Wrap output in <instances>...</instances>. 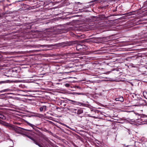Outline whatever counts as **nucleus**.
<instances>
[{
  "instance_id": "f8f14e48",
  "label": "nucleus",
  "mask_w": 147,
  "mask_h": 147,
  "mask_svg": "<svg viewBox=\"0 0 147 147\" xmlns=\"http://www.w3.org/2000/svg\"><path fill=\"white\" fill-rule=\"evenodd\" d=\"M43 110L46 111V110L47 107L45 106H42Z\"/></svg>"
},
{
  "instance_id": "393cba45",
  "label": "nucleus",
  "mask_w": 147,
  "mask_h": 147,
  "mask_svg": "<svg viewBox=\"0 0 147 147\" xmlns=\"http://www.w3.org/2000/svg\"><path fill=\"white\" fill-rule=\"evenodd\" d=\"M47 141L48 142V141H49V140H48V139H47Z\"/></svg>"
},
{
  "instance_id": "f257e3e1",
  "label": "nucleus",
  "mask_w": 147,
  "mask_h": 147,
  "mask_svg": "<svg viewBox=\"0 0 147 147\" xmlns=\"http://www.w3.org/2000/svg\"><path fill=\"white\" fill-rule=\"evenodd\" d=\"M72 111L74 113L80 115L83 112V110L82 109H72Z\"/></svg>"
},
{
  "instance_id": "4468645a",
  "label": "nucleus",
  "mask_w": 147,
  "mask_h": 147,
  "mask_svg": "<svg viewBox=\"0 0 147 147\" xmlns=\"http://www.w3.org/2000/svg\"><path fill=\"white\" fill-rule=\"evenodd\" d=\"M68 100L70 101L73 102H74V103H76V102H77L76 101H75L74 100Z\"/></svg>"
},
{
  "instance_id": "5701e85b",
  "label": "nucleus",
  "mask_w": 147,
  "mask_h": 147,
  "mask_svg": "<svg viewBox=\"0 0 147 147\" xmlns=\"http://www.w3.org/2000/svg\"><path fill=\"white\" fill-rule=\"evenodd\" d=\"M16 129H17V128H16V127H15V128H14V130H16Z\"/></svg>"
},
{
  "instance_id": "aec40b11",
  "label": "nucleus",
  "mask_w": 147,
  "mask_h": 147,
  "mask_svg": "<svg viewBox=\"0 0 147 147\" xmlns=\"http://www.w3.org/2000/svg\"><path fill=\"white\" fill-rule=\"evenodd\" d=\"M40 147H44L43 146V144H42V145H41Z\"/></svg>"
},
{
  "instance_id": "6e6552de",
  "label": "nucleus",
  "mask_w": 147,
  "mask_h": 147,
  "mask_svg": "<svg viewBox=\"0 0 147 147\" xmlns=\"http://www.w3.org/2000/svg\"><path fill=\"white\" fill-rule=\"evenodd\" d=\"M126 14V15L127 16H131L133 15V13H132V12H129Z\"/></svg>"
},
{
  "instance_id": "20e7f679",
  "label": "nucleus",
  "mask_w": 147,
  "mask_h": 147,
  "mask_svg": "<svg viewBox=\"0 0 147 147\" xmlns=\"http://www.w3.org/2000/svg\"><path fill=\"white\" fill-rule=\"evenodd\" d=\"M115 100L117 101H120L121 102H123L124 101V99L122 96H120L119 97L116 98L115 99Z\"/></svg>"
},
{
  "instance_id": "b1692460",
  "label": "nucleus",
  "mask_w": 147,
  "mask_h": 147,
  "mask_svg": "<svg viewBox=\"0 0 147 147\" xmlns=\"http://www.w3.org/2000/svg\"><path fill=\"white\" fill-rule=\"evenodd\" d=\"M82 94V93H79L78 94Z\"/></svg>"
},
{
  "instance_id": "6ab92c4d",
  "label": "nucleus",
  "mask_w": 147,
  "mask_h": 147,
  "mask_svg": "<svg viewBox=\"0 0 147 147\" xmlns=\"http://www.w3.org/2000/svg\"><path fill=\"white\" fill-rule=\"evenodd\" d=\"M40 147H44L43 146V144H42V145H41Z\"/></svg>"
},
{
  "instance_id": "412c9836",
  "label": "nucleus",
  "mask_w": 147,
  "mask_h": 147,
  "mask_svg": "<svg viewBox=\"0 0 147 147\" xmlns=\"http://www.w3.org/2000/svg\"><path fill=\"white\" fill-rule=\"evenodd\" d=\"M40 147H44L43 146V144H42V145H41Z\"/></svg>"
},
{
  "instance_id": "0eeeda50",
  "label": "nucleus",
  "mask_w": 147,
  "mask_h": 147,
  "mask_svg": "<svg viewBox=\"0 0 147 147\" xmlns=\"http://www.w3.org/2000/svg\"><path fill=\"white\" fill-rule=\"evenodd\" d=\"M140 35H142V37H144V38H147V32L144 33V34H140Z\"/></svg>"
},
{
  "instance_id": "1a4fd4ad",
  "label": "nucleus",
  "mask_w": 147,
  "mask_h": 147,
  "mask_svg": "<svg viewBox=\"0 0 147 147\" xmlns=\"http://www.w3.org/2000/svg\"><path fill=\"white\" fill-rule=\"evenodd\" d=\"M27 124L28 125H29V126H30L31 127H32L33 128V127L34 126L33 125L28 122L27 123Z\"/></svg>"
},
{
  "instance_id": "9d476101",
  "label": "nucleus",
  "mask_w": 147,
  "mask_h": 147,
  "mask_svg": "<svg viewBox=\"0 0 147 147\" xmlns=\"http://www.w3.org/2000/svg\"><path fill=\"white\" fill-rule=\"evenodd\" d=\"M39 110L40 111L42 112L43 111V108L42 107H40L39 108Z\"/></svg>"
},
{
  "instance_id": "dca6fc26",
  "label": "nucleus",
  "mask_w": 147,
  "mask_h": 147,
  "mask_svg": "<svg viewBox=\"0 0 147 147\" xmlns=\"http://www.w3.org/2000/svg\"><path fill=\"white\" fill-rule=\"evenodd\" d=\"M46 131L47 132H49V133H51V131H49L48 130H46Z\"/></svg>"
},
{
  "instance_id": "a878e982",
  "label": "nucleus",
  "mask_w": 147,
  "mask_h": 147,
  "mask_svg": "<svg viewBox=\"0 0 147 147\" xmlns=\"http://www.w3.org/2000/svg\"><path fill=\"white\" fill-rule=\"evenodd\" d=\"M26 131H29V130H28V129H26Z\"/></svg>"
},
{
  "instance_id": "9b49d317",
  "label": "nucleus",
  "mask_w": 147,
  "mask_h": 147,
  "mask_svg": "<svg viewBox=\"0 0 147 147\" xmlns=\"http://www.w3.org/2000/svg\"><path fill=\"white\" fill-rule=\"evenodd\" d=\"M65 86L66 87H69L70 85L69 84L67 83V84H65Z\"/></svg>"
},
{
  "instance_id": "2eb2a0df",
  "label": "nucleus",
  "mask_w": 147,
  "mask_h": 147,
  "mask_svg": "<svg viewBox=\"0 0 147 147\" xmlns=\"http://www.w3.org/2000/svg\"><path fill=\"white\" fill-rule=\"evenodd\" d=\"M80 46H82L80 45H77V47H80Z\"/></svg>"
},
{
  "instance_id": "f03ea898",
  "label": "nucleus",
  "mask_w": 147,
  "mask_h": 147,
  "mask_svg": "<svg viewBox=\"0 0 147 147\" xmlns=\"http://www.w3.org/2000/svg\"><path fill=\"white\" fill-rule=\"evenodd\" d=\"M75 104L79 105L80 106H82L87 107H88L89 106V105L88 104L78 102H76V103H75Z\"/></svg>"
},
{
  "instance_id": "4be33fe9",
  "label": "nucleus",
  "mask_w": 147,
  "mask_h": 147,
  "mask_svg": "<svg viewBox=\"0 0 147 147\" xmlns=\"http://www.w3.org/2000/svg\"><path fill=\"white\" fill-rule=\"evenodd\" d=\"M134 121V120H131L130 121H132V122H133V121Z\"/></svg>"
},
{
  "instance_id": "423d86ee",
  "label": "nucleus",
  "mask_w": 147,
  "mask_h": 147,
  "mask_svg": "<svg viewBox=\"0 0 147 147\" xmlns=\"http://www.w3.org/2000/svg\"><path fill=\"white\" fill-rule=\"evenodd\" d=\"M0 118L4 120L5 119L6 117L2 114H0Z\"/></svg>"
},
{
  "instance_id": "7ed1b4c3",
  "label": "nucleus",
  "mask_w": 147,
  "mask_h": 147,
  "mask_svg": "<svg viewBox=\"0 0 147 147\" xmlns=\"http://www.w3.org/2000/svg\"><path fill=\"white\" fill-rule=\"evenodd\" d=\"M30 138L34 141V143L38 145L40 147L41 145H42V143H39L36 140H35L33 138Z\"/></svg>"
},
{
  "instance_id": "f3484780",
  "label": "nucleus",
  "mask_w": 147,
  "mask_h": 147,
  "mask_svg": "<svg viewBox=\"0 0 147 147\" xmlns=\"http://www.w3.org/2000/svg\"><path fill=\"white\" fill-rule=\"evenodd\" d=\"M40 46L41 47H44L45 46V45H40Z\"/></svg>"
},
{
  "instance_id": "39448f33",
  "label": "nucleus",
  "mask_w": 147,
  "mask_h": 147,
  "mask_svg": "<svg viewBox=\"0 0 147 147\" xmlns=\"http://www.w3.org/2000/svg\"><path fill=\"white\" fill-rule=\"evenodd\" d=\"M143 94L144 98L147 99V92L144 91L143 92Z\"/></svg>"
},
{
  "instance_id": "a211bd4d",
  "label": "nucleus",
  "mask_w": 147,
  "mask_h": 147,
  "mask_svg": "<svg viewBox=\"0 0 147 147\" xmlns=\"http://www.w3.org/2000/svg\"><path fill=\"white\" fill-rule=\"evenodd\" d=\"M40 147H44L43 146V144H42V145H41Z\"/></svg>"
},
{
  "instance_id": "ddd939ff",
  "label": "nucleus",
  "mask_w": 147,
  "mask_h": 147,
  "mask_svg": "<svg viewBox=\"0 0 147 147\" xmlns=\"http://www.w3.org/2000/svg\"><path fill=\"white\" fill-rule=\"evenodd\" d=\"M8 90H9L8 89H6L4 90L1 91V92H6V91Z\"/></svg>"
}]
</instances>
